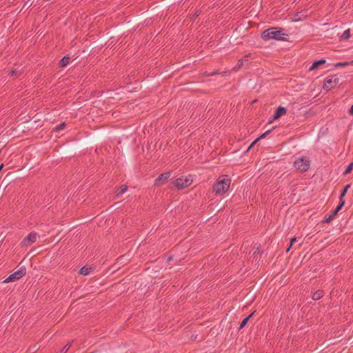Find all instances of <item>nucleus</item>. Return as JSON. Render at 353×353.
Instances as JSON below:
<instances>
[{
	"mask_svg": "<svg viewBox=\"0 0 353 353\" xmlns=\"http://www.w3.org/2000/svg\"><path fill=\"white\" fill-rule=\"evenodd\" d=\"M288 34L283 32L281 28H270L263 31L262 33V38L265 41L274 39L277 41H286Z\"/></svg>",
	"mask_w": 353,
	"mask_h": 353,
	"instance_id": "f257e3e1",
	"label": "nucleus"
},
{
	"mask_svg": "<svg viewBox=\"0 0 353 353\" xmlns=\"http://www.w3.org/2000/svg\"><path fill=\"white\" fill-rule=\"evenodd\" d=\"M37 239V234L35 232H30L28 236H26L23 241H21V244L23 246H30L33 243H34Z\"/></svg>",
	"mask_w": 353,
	"mask_h": 353,
	"instance_id": "0eeeda50",
	"label": "nucleus"
},
{
	"mask_svg": "<svg viewBox=\"0 0 353 353\" xmlns=\"http://www.w3.org/2000/svg\"><path fill=\"white\" fill-rule=\"evenodd\" d=\"M3 164L0 165V171L1 170V169L3 168Z\"/></svg>",
	"mask_w": 353,
	"mask_h": 353,
	"instance_id": "c85d7f7f",
	"label": "nucleus"
},
{
	"mask_svg": "<svg viewBox=\"0 0 353 353\" xmlns=\"http://www.w3.org/2000/svg\"><path fill=\"white\" fill-rule=\"evenodd\" d=\"M324 295V292L323 290H318L315 292L312 295V299L317 301L322 298Z\"/></svg>",
	"mask_w": 353,
	"mask_h": 353,
	"instance_id": "f8f14e48",
	"label": "nucleus"
},
{
	"mask_svg": "<svg viewBox=\"0 0 353 353\" xmlns=\"http://www.w3.org/2000/svg\"><path fill=\"white\" fill-rule=\"evenodd\" d=\"M71 346V343H68L67 345H65L61 350V353H66L68 350L70 349Z\"/></svg>",
	"mask_w": 353,
	"mask_h": 353,
	"instance_id": "4be33fe9",
	"label": "nucleus"
},
{
	"mask_svg": "<svg viewBox=\"0 0 353 353\" xmlns=\"http://www.w3.org/2000/svg\"><path fill=\"white\" fill-rule=\"evenodd\" d=\"M311 161L307 157L299 156L294 161V168L300 172H306L310 167Z\"/></svg>",
	"mask_w": 353,
	"mask_h": 353,
	"instance_id": "7ed1b4c3",
	"label": "nucleus"
},
{
	"mask_svg": "<svg viewBox=\"0 0 353 353\" xmlns=\"http://www.w3.org/2000/svg\"><path fill=\"white\" fill-rule=\"evenodd\" d=\"M339 83V78L337 75L327 77L323 83V89L329 91L334 88Z\"/></svg>",
	"mask_w": 353,
	"mask_h": 353,
	"instance_id": "20e7f679",
	"label": "nucleus"
},
{
	"mask_svg": "<svg viewBox=\"0 0 353 353\" xmlns=\"http://www.w3.org/2000/svg\"><path fill=\"white\" fill-rule=\"evenodd\" d=\"M14 73H15V72H14V71H13V70L10 71V74L11 75H13Z\"/></svg>",
	"mask_w": 353,
	"mask_h": 353,
	"instance_id": "cd10ccee",
	"label": "nucleus"
},
{
	"mask_svg": "<svg viewBox=\"0 0 353 353\" xmlns=\"http://www.w3.org/2000/svg\"><path fill=\"white\" fill-rule=\"evenodd\" d=\"M325 61H326L325 59H322L319 61H316L313 62L312 65L310 67L309 70L312 71V70L316 69L319 65L325 63Z\"/></svg>",
	"mask_w": 353,
	"mask_h": 353,
	"instance_id": "9d476101",
	"label": "nucleus"
},
{
	"mask_svg": "<svg viewBox=\"0 0 353 353\" xmlns=\"http://www.w3.org/2000/svg\"><path fill=\"white\" fill-rule=\"evenodd\" d=\"M170 176V172H165L161 174L158 178L155 180V184L159 185L161 183H163L165 181L168 180V179Z\"/></svg>",
	"mask_w": 353,
	"mask_h": 353,
	"instance_id": "1a4fd4ad",
	"label": "nucleus"
},
{
	"mask_svg": "<svg viewBox=\"0 0 353 353\" xmlns=\"http://www.w3.org/2000/svg\"><path fill=\"white\" fill-rule=\"evenodd\" d=\"M296 241V238H294H294H292V239H291V241H290V248H288L287 249V252H288V251L290 250V248L292 247V245H293V243H294Z\"/></svg>",
	"mask_w": 353,
	"mask_h": 353,
	"instance_id": "b1692460",
	"label": "nucleus"
},
{
	"mask_svg": "<svg viewBox=\"0 0 353 353\" xmlns=\"http://www.w3.org/2000/svg\"><path fill=\"white\" fill-rule=\"evenodd\" d=\"M349 114L350 115H353V105L351 106L350 109L349 110Z\"/></svg>",
	"mask_w": 353,
	"mask_h": 353,
	"instance_id": "a878e982",
	"label": "nucleus"
},
{
	"mask_svg": "<svg viewBox=\"0 0 353 353\" xmlns=\"http://www.w3.org/2000/svg\"><path fill=\"white\" fill-rule=\"evenodd\" d=\"M230 179L227 176H219L213 186V192L216 195H222L230 188Z\"/></svg>",
	"mask_w": 353,
	"mask_h": 353,
	"instance_id": "f03ea898",
	"label": "nucleus"
},
{
	"mask_svg": "<svg viewBox=\"0 0 353 353\" xmlns=\"http://www.w3.org/2000/svg\"><path fill=\"white\" fill-rule=\"evenodd\" d=\"M353 168V162L349 164L345 170L343 172V175H347L350 173Z\"/></svg>",
	"mask_w": 353,
	"mask_h": 353,
	"instance_id": "412c9836",
	"label": "nucleus"
},
{
	"mask_svg": "<svg viewBox=\"0 0 353 353\" xmlns=\"http://www.w3.org/2000/svg\"><path fill=\"white\" fill-rule=\"evenodd\" d=\"M64 125H65L64 123H61V125H59L58 128L61 129Z\"/></svg>",
	"mask_w": 353,
	"mask_h": 353,
	"instance_id": "bb28decb",
	"label": "nucleus"
},
{
	"mask_svg": "<svg viewBox=\"0 0 353 353\" xmlns=\"http://www.w3.org/2000/svg\"><path fill=\"white\" fill-rule=\"evenodd\" d=\"M350 64L349 62H339L335 64V67H345Z\"/></svg>",
	"mask_w": 353,
	"mask_h": 353,
	"instance_id": "5701e85b",
	"label": "nucleus"
},
{
	"mask_svg": "<svg viewBox=\"0 0 353 353\" xmlns=\"http://www.w3.org/2000/svg\"><path fill=\"white\" fill-rule=\"evenodd\" d=\"M344 203H345V200L341 199V201H340L339 205L336 207V208L335 209V210L334 211L332 214L335 216L338 213V212L341 209V208L343 206Z\"/></svg>",
	"mask_w": 353,
	"mask_h": 353,
	"instance_id": "a211bd4d",
	"label": "nucleus"
},
{
	"mask_svg": "<svg viewBox=\"0 0 353 353\" xmlns=\"http://www.w3.org/2000/svg\"><path fill=\"white\" fill-rule=\"evenodd\" d=\"M193 180L191 177V176H183L181 178L177 179L174 184L176 187H177L179 189H183L189 185H190L192 183Z\"/></svg>",
	"mask_w": 353,
	"mask_h": 353,
	"instance_id": "423d86ee",
	"label": "nucleus"
},
{
	"mask_svg": "<svg viewBox=\"0 0 353 353\" xmlns=\"http://www.w3.org/2000/svg\"><path fill=\"white\" fill-rule=\"evenodd\" d=\"M350 36H351L350 30V29L345 30L343 32V33L342 34V35L341 36V40H347L350 37Z\"/></svg>",
	"mask_w": 353,
	"mask_h": 353,
	"instance_id": "dca6fc26",
	"label": "nucleus"
},
{
	"mask_svg": "<svg viewBox=\"0 0 353 353\" xmlns=\"http://www.w3.org/2000/svg\"><path fill=\"white\" fill-rule=\"evenodd\" d=\"M253 313H252L251 314H250L248 317H246L245 319H244L240 326H239V329H242L243 327H244L245 326V325L248 323L249 319L251 318V316H252Z\"/></svg>",
	"mask_w": 353,
	"mask_h": 353,
	"instance_id": "6ab92c4d",
	"label": "nucleus"
},
{
	"mask_svg": "<svg viewBox=\"0 0 353 353\" xmlns=\"http://www.w3.org/2000/svg\"><path fill=\"white\" fill-rule=\"evenodd\" d=\"M350 187V184H347L345 186L344 189L343 190V191L341 192V194H340V201H341V199H343V196L346 194L347 192V190L348 188Z\"/></svg>",
	"mask_w": 353,
	"mask_h": 353,
	"instance_id": "aec40b11",
	"label": "nucleus"
},
{
	"mask_svg": "<svg viewBox=\"0 0 353 353\" xmlns=\"http://www.w3.org/2000/svg\"><path fill=\"white\" fill-rule=\"evenodd\" d=\"M286 112H287V110H286L285 108L282 107V106H279L276 109V112H275L272 119L270 121V122L271 123V122H272L273 120L278 119L279 118H280L283 115L285 114Z\"/></svg>",
	"mask_w": 353,
	"mask_h": 353,
	"instance_id": "6e6552de",
	"label": "nucleus"
},
{
	"mask_svg": "<svg viewBox=\"0 0 353 353\" xmlns=\"http://www.w3.org/2000/svg\"><path fill=\"white\" fill-rule=\"evenodd\" d=\"M334 216V215H333V214L330 215L328 217H327V218L325 219V221L326 223H329V222H330V221H331V220L332 219V218H333Z\"/></svg>",
	"mask_w": 353,
	"mask_h": 353,
	"instance_id": "393cba45",
	"label": "nucleus"
},
{
	"mask_svg": "<svg viewBox=\"0 0 353 353\" xmlns=\"http://www.w3.org/2000/svg\"><path fill=\"white\" fill-rule=\"evenodd\" d=\"M26 273V268L21 267L18 270L11 274L5 281L4 283H10L15 281L22 278Z\"/></svg>",
	"mask_w": 353,
	"mask_h": 353,
	"instance_id": "39448f33",
	"label": "nucleus"
},
{
	"mask_svg": "<svg viewBox=\"0 0 353 353\" xmlns=\"http://www.w3.org/2000/svg\"><path fill=\"white\" fill-rule=\"evenodd\" d=\"M69 61L70 57L68 56L63 57L60 61V65L61 67H65L69 63Z\"/></svg>",
	"mask_w": 353,
	"mask_h": 353,
	"instance_id": "2eb2a0df",
	"label": "nucleus"
},
{
	"mask_svg": "<svg viewBox=\"0 0 353 353\" xmlns=\"http://www.w3.org/2000/svg\"><path fill=\"white\" fill-rule=\"evenodd\" d=\"M247 59H239L236 63V65L233 68V70H239L241 66L244 64L245 61H246Z\"/></svg>",
	"mask_w": 353,
	"mask_h": 353,
	"instance_id": "ddd939ff",
	"label": "nucleus"
},
{
	"mask_svg": "<svg viewBox=\"0 0 353 353\" xmlns=\"http://www.w3.org/2000/svg\"><path fill=\"white\" fill-rule=\"evenodd\" d=\"M128 190V186L126 185H122L120 188L117 189L116 192V196L119 197V196L123 194Z\"/></svg>",
	"mask_w": 353,
	"mask_h": 353,
	"instance_id": "9b49d317",
	"label": "nucleus"
},
{
	"mask_svg": "<svg viewBox=\"0 0 353 353\" xmlns=\"http://www.w3.org/2000/svg\"><path fill=\"white\" fill-rule=\"evenodd\" d=\"M271 130H268L266 131L265 132H264L263 134H262L258 139H256L252 144L249 147L248 149H250V148L257 141H259V139H264L267 137L268 134H269L270 133Z\"/></svg>",
	"mask_w": 353,
	"mask_h": 353,
	"instance_id": "f3484780",
	"label": "nucleus"
},
{
	"mask_svg": "<svg viewBox=\"0 0 353 353\" xmlns=\"http://www.w3.org/2000/svg\"><path fill=\"white\" fill-rule=\"evenodd\" d=\"M91 268L87 266L82 267L80 270L79 273L82 275H88L90 273Z\"/></svg>",
	"mask_w": 353,
	"mask_h": 353,
	"instance_id": "4468645a",
	"label": "nucleus"
}]
</instances>
